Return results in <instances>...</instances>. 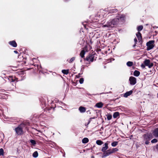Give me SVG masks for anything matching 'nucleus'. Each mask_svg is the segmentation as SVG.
I'll use <instances>...</instances> for the list:
<instances>
[{"instance_id": "obj_30", "label": "nucleus", "mask_w": 158, "mask_h": 158, "mask_svg": "<svg viewBox=\"0 0 158 158\" xmlns=\"http://www.w3.org/2000/svg\"><path fill=\"white\" fill-rule=\"evenodd\" d=\"M151 142L152 143H156L157 142V139H154L152 140Z\"/></svg>"}, {"instance_id": "obj_24", "label": "nucleus", "mask_w": 158, "mask_h": 158, "mask_svg": "<svg viewBox=\"0 0 158 158\" xmlns=\"http://www.w3.org/2000/svg\"><path fill=\"white\" fill-rule=\"evenodd\" d=\"M127 65L129 67L131 66L133 64V63L131 61H128L127 63Z\"/></svg>"}, {"instance_id": "obj_16", "label": "nucleus", "mask_w": 158, "mask_h": 158, "mask_svg": "<svg viewBox=\"0 0 158 158\" xmlns=\"http://www.w3.org/2000/svg\"><path fill=\"white\" fill-rule=\"evenodd\" d=\"M79 110L81 112H84L85 111V108L83 107L80 106L79 109Z\"/></svg>"}, {"instance_id": "obj_37", "label": "nucleus", "mask_w": 158, "mask_h": 158, "mask_svg": "<svg viewBox=\"0 0 158 158\" xmlns=\"http://www.w3.org/2000/svg\"><path fill=\"white\" fill-rule=\"evenodd\" d=\"M114 10V11H117V10L115 9H114V10Z\"/></svg>"}, {"instance_id": "obj_13", "label": "nucleus", "mask_w": 158, "mask_h": 158, "mask_svg": "<svg viewBox=\"0 0 158 158\" xmlns=\"http://www.w3.org/2000/svg\"><path fill=\"white\" fill-rule=\"evenodd\" d=\"M136 35L138 39V40L139 41H140L142 39L141 34L140 33L139 31L137 32V33L136 34Z\"/></svg>"}, {"instance_id": "obj_25", "label": "nucleus", "mask_w": 158, "mask_h": 158, "mask_svg": "<svg viewBox=\"0 0 158 158\" xmlns=\"http://www.w3.org/2000/svg\"><path fill=\"white\" fill-rule=\"evenodd\" d=\"M118 144V142L114 141L111 143V145L113 147H115Z\"/></svg>"}, {"instance_id": "obj_26", "label": "nucleus", "mask_w": 158, "mask_h": 158, "mask_svg": "<svg viewBox=\"0 0 158 158\" xmlns=\"http://www.w3.org/2000/svg\"><path fill=\"white\" fill-rule=\"evenodd\" d=\"M111 152H112V153H114L116 152H117L118 150V149L116 148H113L112 149H110Z\"/></svg>"}, {"instance_id": "obj_6", "label": "nucleus", "mask_w": 158, "mask_h": 158, "mask_svg": "<svg viewBox=\"0 0 158 158\" xmlns=\"http://www.w3.org/2000/svg\"><path fill=\"white\" fill-rule=\"evenodd\" d=\"M145 65L148 66L149 68H151L153 66L152 63H150V61L149 60H146L144 62Z\"/></svg>"}, {"instance_id": "obj_1", "label": "nucleus", "mask_w": 158, "mask_h": 158, "mask_svg": "<svg viewBox=\"0 0 158 158\" xmlns=\"http://www.w3.org/2000/svg\"><path fill=\"white\" fill-rule=\"evenodd\" d=\"M118 20L117 18L108 21L106 24L103 26V27H107L108 29L112 28L118 23Z\"/></svg>"}, {"instance_id": "obj_18", "label": "nucleus", "mask_w": 158, "mask_h": 158, "mask_svg": "<svg viewBox=\"0 0 158 158\" xmlns=\"http://www.w3.org/2000/svg\"><path fill=\"white\" fill-rule=\"evenodd\" d=\"M82 141L83 143H86L89 142V139L87 138H85L82 139Z\"/></svg>"}, {"instance_id": "obj_14", "label": "nucleus", "mask_w": 158, "mask_h": 158, "mask_svg": "<svg viewBox=\"0 0 158 158\" xmlns=\"http://www.w3.org/2000/svg\"><path fill=\"white\" fill-rule=\"evenodd\" d=\"M103 104L101 102H99L96 103L95 105V106L98 108H101L103 106Z\"/></svg>"}, {"instance_id": "obj_38", "label": "nucleus", "mask_w": 158, "mask_h": 158, "mask_svg": "<svg viewBox=\"0 0 158 158\" xmlns=\"http://www.w3.org/2000/svg\"><path fill=\"white\" fill-rule=\"evenodd\" d=\"M136 44L135 43V44L133 46V47H135V46Z\"/></svg>"}, {"instance_id": "obj_17", "label": "nucleus", "mask_w": 158, "mask_h": 158, "mask_svg": "<svg viewBox=\"0 0 158 158\" xmlns=\"http://www.w3.org/2000/svg\"><path fill=\"white\" fill-rule=\"evenodd\" d=\"M119 113L118 112H114L113 115V118H116L117 117L119 116Z\"/></svg>"}, {"instance_id": "obj_32", "label": "nucleus", "mask_w": 158, "mask_h": 158, "mask_svg": "<svg viewBox=\"0 0 158 158\" xmlns=\"http://www.w3.org/2000/svg\"><path fill=\"white\" fill-rule=\"evenodd\" d=\"M84 81V79L83 78H81L79 80V82L80 84H82Z\"/></svg>"}, {"instance_id": "obj_23", "label": "nucleus", "mask_w": 158, "mask_h": 158, "mask_svg": "<svg viewBox=\"0 0 158 158\" xmlns=\"http://www.w3.org/2000/svg\"><path fill=\"white\" fill-rule=\"evenodd\" d=\"M38 153L37 151L35 152L33 154V156L34 157H37L38 156Z\"/></svg>"}, {"instance_id": "obj_40", "label": "nucleus", "mask_w": 158, "mask_h": 158, "mask_svg": "<svg viewBox=\"0 0 158 158\" xmlns=\"http://www.w3.org/2000/svg\"><path fill=\"white\" fill-rule=\"evenodd\" d=\"M157 98H158V94H157Z\"/></svg>"}, {"instance_id": "obj_4", "label": "nucleus", "mask_w": 158, "mask_h": 158, "mask_svg": "<svg viewBox=\"0 0 158 158\" xmlns=\"http://www.w3.org/2000/svg\"><path fill=\"white\" fill-rule=\"evenodd\" d=\"M16 134L18 135H21L23 133L22 128L21 125L19 126L15 129Z\"/></svg>"}, {"instance_id": "obj_27", "label": "nucleus", "mask_w": 158, "mask_h": 158, "mask_svg": "<svg viewBox=\"0 0 158 158\" xmlns=\"http://www.w3.org/2000/svg\"><path fill=\"white\" fill-rule=\"evenodd\" d=\"M143 29V26L142 25L138 26L137 27V30L138 31H141Z\"/></svg>"}, {"instance_id": "obj_39", "label": "nucleus", "mask_w": 158, "mask_h": 158, "mask_svg": "<svg viewBox=\"0 0 158 158\" xmlns=\"http://www.w3.org/2000/svg\"><path fill=\"white\" fill-rule=\"evenodd\" d=\"M14 80H13V79H12V81H14Z\"/></svg>"}, {"instance_id": "obj_34", "label": "nucleus", "mask_w": 158, "mask_h": 158, "mask_svg": "<svg viewBox=\"0 0 158 158\" xmlns=\"http://www.w3.org/2000/svg\"><path fill=\"white\" fill-rule=\"evenodd\" d=\"M141 67L143 68H144L145 67V65H144L143 64H142L141 65Z\"/></svg>"}, {"instance_id": "obj_9", "label": "nucleus", "mask_w": 158, "mask_h": 158, "mask_svg": "<svg viewBox=\"0 0 158 158\" xmlns=\"http://www.w3.org/2000/svg\"><path fill=\"white\" fill-rule=\"evenodd\" d=\"M103 146V147L102 148L101 150L102 152H105L108 148V143H105Z\"/></svg>"}, {"instance_id": "obj_33", "label": "nucleus", "mask_w": 158, "mask_h": 158, "mask_svg": "<svg viewBox=\"0 0 158 158\" xmlns=\"http://www.w3.org/2000/svg\"><path fill=\"white\" fill-rule=\"evenodd\" d=\"M75 60V57H73L70 60L69 63H71L72 62Z\"/></svg>"}, {"instance_id": "obj_3", "label": "nucleus", "mask_w": 158, "mask_h": 158, "mask_svg": "<svg viewBox=\"0 0 158 158\" xmlns=\"http://www.w3.org/2000/svg\"><path fill=\"white\" fill-rule=\"evenodd\" d=\"M154 40L150 41L147 43V46L148 50H150L153 48L154 47Z\"/></svg>"}, {"instance_id": "obj_21", "label": "nucleus", "mask_w": 158, "mask_h": 158, "mask_svg": "<svg viewBox=\"0 0 158 158\" xmlns=\"http://www.w3.org/2000/svg\"><path fill=\"white\" fill-rule=\"evenodd\" d=\"M62 72L65 74L67 75L69 73V70L68 69L67 70H65L64 69L62 70Z\"/></svg>"}, {"instance_id": "obj_36", "label": "nucleus", "mask_w": 158, "mask_h": 158, "mask_svg": "<svg viewBox=\"0 0 158 158\" xmlns=\"http://www.w3.org/2000/svg\"><path fill=\"white\" fill-rule=\"evenodd\" d=\"M14 52L15 53H16V54L18 53V52L17 51L15 50L14 51Z\"/></svg>"}, {"instance_id": "obj_2", "label": "nucleus", "mask_w": 158, "mask_h": 158, "mask_svg": "<svg viewBox=\"0 0 158 158\" xmlns=\"http://www.w3.org/2000/svg\"><path fill=\"white\" fill-rule=\"evenodd\" d=\"M153 138L152 135L151 134H144L143 135V141L146 144H148L150 141Z\"/></svg>"}, {"instance_id": "obj_19", "label": "nucleus", "mask_w": 158, "mask_h": 158, "mask_svg": "<svg viewBox=\"0 0 158 158\" xmlns=\"http://www.w3.org/2000/svg\"><path fill=\"white\" fill-rule=\"evenodd\" d=\"M85 53V52L84 50H82L80 53V56L82 57L83 58L84 57V55Z\"/></svg>"}, {"instance_id": "obj_28", "label": "nucleus", "mask_w": 158, "mask_h": 158, "mask_svg": "<svg viewBox=\"0 0 158 158\" xmlns=\"http://www.w3.org/2000/svg\"><path fill=\"white\" fill-rule=\"evenodd\" d=\"M30 143L33 146H34L36 144V142L34 140H30Z\"/></svg>"}, {"instance_id": "obj_11", "label": "nucleus", "mask_w": 158, "mask_h": 158, "mask_svg": "<svg viewBox=\"0 0 158 158\" xmlns=\"http://www.w3.org/2000/svg\"><path fill=\"white\" fill-rule=\"evenodd\" d=\"M9 44L14 47H16L17 46V44L14 40L9 42Z\"/></svg>"}, {"instance_id": "obj_10", "label": "nucleus", "mask_w": 158, "mask_h": 158, "mask_svg": "<svg viewBox=\"0 0 158 158\" xmlns=\"http://www.w3.org/2000/svg\"><path fill=\"white\" fill-rule=\"evenodd\" d=\"M153 134L155 137L158 138V128L155 129L153 132Z\"/></svg>"}, {"instance_id": "obj_29", "label": "nucleus", "mask_w": 158, "mask_h": 158, "mask_svg": "<svg viewBox=\"0 0 158 158\" xmlns=\"http://www.w3.org/2000/svg\"><path fill=\"white\" fill-rule=\"evenodd\" d=\"M107 119L108 120H110L112 118V115L111 114H108L107 115Z\"/></svg>"}, {"instance_id": "obj_22", "label": "nucleus", "mask_w": 158, "mask_h": 158, "mask_svg": "<svg viewBox=\"0 0 158 158\" xmlns=\"http://www.w3.org/2000/svg\"><path fill=\"white\" fill-rule=\"evenodd\" d=\"M96 143L98 145H101L103 143L102 141L100 140H97L96 142Z\"/></svg>"}, {"instance_id": "obj_8", "label": "nucleus", "mask_w": 158, "mask_h": 158, "mask_svg": "<svg viewBox=\"0 0 158 158\" xmlns=\"http://www.w3.org/2000/svg\"><path fill=\"white\" fill-rule=\"evenodd\" d=\"M94 57L93 55L89 54L86 57L85 60L87 61H90L91 62H93L94 60Z\"/></svg>"}, {"instance_id": "obj_12", "label": "nucleus", "mask_w": 158, "mask_h": 158, "mask_svg": "<svg viewBox=\"0 0 158 158\" xmlns=\"http://www.w3.org/2000/svg\"><path fill=\"white\" fill-rule=\"evenodd\" d=\"M112 153L111 149H109L106 151L104 153V156H107Z\"/></svg>"}, {"instance_id": "obj_15", "label": "nucleus", "mask_w": 158, "mask_h": 158, "mask_svg": "<svg viewBox=\"0 0 158 158\" xmlns=\"http://www.w3.org/2000/svg\"><path fill=\"white\" fill-rule=\"evenodd\" d=\"M132 93V91L131 90L127 92L124 94V96L125 98H127L128 96L130 95Z\"/></svg>"}, {"instance_id": "obj_7", "label": "nucleus", "mask_w": 158, "mask_h": 158, "mask_svg": "<svg viewBox=\"0 0 158 158\" xmlns=\"http://www.w3.org/2000/svg\"><path fill=\"white\" fill-rule=\"evenodd\" d=\"M129 81H130V83L131 85H134L136 82V78L132 76L130 77Z\"/></svg>"}, {"instance_id": "obj_20", "label": "nucleus", "mask_w": 158, "mask_h": 158, "mask_svg": "<svg viewBox=\"0 0 158 158\" xmlns=\"http://www.w3.org/2000/svg\"><path fill=\"white\" fill-rule=\"evenodd\" d=\"M140 74V72L139 71H138L137 70H135V71L134 73V75L136 77L138 76Z\"/></svg>"}, {"instance_id": "obj_35", "label": "nucleus", "mask_w": 158, "mask_h": 158, "mask_svg": "<svg viewBox=\"0 0 158 158\" xmlns=\"http://www.w3.org/2000/svg\"><path fill=\"white\" fill-rule=\"evenodd\" d=\"M134 41L135 42V43L136 44L137 42V39L136 38H135L134 39Z\"/></svg>"}, {"instance_id": "obj_5", "label": "nucleus", "mask_w": 158, "mask_h": 158, "mask_svg": "<svg viewBox=\"0 0 158 158\" xmlns=\"http://www.w3.org/2000/svg\"><path fill=\"white\" fill-rule=\"evenodd\" d=\"M116 18L118 20V23L119 22H123L125 18V16L124 15H120L116 16Z\"/></svg>"}, {"instance_id": "obj_31", "label": "nucleus", "mask_w": 158, "mask_h": 158, "mask_svg": "<svg viewBox=\"0 0 158 158\" xmlns=\"http://www.w3.org/2000/svg\"><path fill=\"white\" fill-rule=\"evenodd\" d=\"M3 150L2 148L0 149V156L2 155L3 154Z\"/></svg>"}]
</instances>
